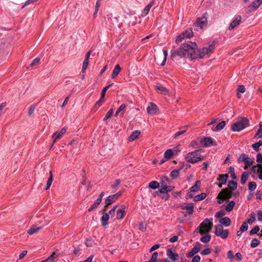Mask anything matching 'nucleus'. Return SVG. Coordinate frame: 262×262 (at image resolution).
<instances>
[{
    "mask_svg": "<svg viewBox=\"0 0 262 262\" xmlns=\"http://www.w3.org/2000/svg\"><path fill=\"white\" fill-rule=\"evenodd\" d=\"M229 172L231 174V178L233 179V180H236L237 179V177L235 174V172H234V167H230L229 168Z\"/></svg>",
    "mask_w": 262,
    "mask_h": 262,
    "instance_id": "nucleus-52",
    "label": "nucleus"
},
{
    "mask_svg": "<svg viewBox=\"0 0 262 262\" xmlns=\"http://www.w3.org/2000/svg\"><path fill=\"white\" fill-rule=\"evenodd\" d=\"M117 206H115L112 209H111L110 210L108 214L109 215H110L112 217L115 215V210H116V209L117 208Z\"/></svg>",
    "mask_w": 262,
    "mask_h": 262,
    "instance_id": "nucleus-61",
    "label": "nucleus"
},
{
    "mask_svg": "<svg viewBox=\"0 0 262 262\" xmlns=\"http://www.w3.org/2000/svg\"><path fill=\"white\" fill-rule=\"evenodd\" d=\"M248 156L246 154H242L238 159V161L239 163L244 162L246 160L248 159Z\"/></svg>",
    "mask_w": 262,
    "mask_h": 262,
    "instance_id": "nucleus-48",
    "label": "nucleus"
},
{
    "mask_svg": "<svg viewBox=\"0 0 262 262\" xmlns=\"http://www.w3.org/2000/svg\"><path fill=\"white\" fill-rule=\"evenodd\" d=\"M108 219H109V214L107 213H104L103 216L101 217V218L100 219L102 226L105 227L108 224L107 221H108Z\"/></svg>",
    "mask_w": 262,
    "mask_h": 262,
    "instance_id": "nucleus-23",
    "label": "nucleus"
},
{
    "mask_svg": "<svg viewBox=\"0 0 262 262\" xmlns=\"http://www.w3.org/2000/svg\"><path fill=\"white\" fill-rule=\"evenodd\" d=\"M120 183L121 181L120 179H116L114 183L111 185V188L115 191Z\"/></svg>",
    "mask_w": 262,
    "mask_h": 262,
    "instance_id": "nucleus-39",
    "label": "nucleus"
},
{
    "mask_svg": "<svg viewBox=\"0 0 262 262\" xmlns=\"http://www.w3.org/2000/svg\"><path fill=\"white\" fill-rule=\"evenodd\" d=\"M212 218L206 219L202 222L196 229L195 232L199 231L201 235L208 234L213 227Z\"/></svg>",
    "mask_w": 262,
    "mask_h": 262,
    "instance_id": "nucleus-2",
    "label": "nucleus"
},
{
    "mask_svg": "<svg viewBox=\"0 0 262 262\" xmlns=\"http://www.w3.org/2000/svg\"><path fill=\"white\" fill-rule=\"evenodd\" d=\"M242 17L240 15H236L234 17V19L232 21L229 26V30H231L239 25L241 23Z\"/></svg>",
    "mask_w": 262,
    "mask_h": 262,
    "instance_id": "nucleus-12",
    "label": "nucleus"
},
{
    "mask_svg": "<svg viewBox=\"0 0 262 262\" xmlns=\"http://www.w3.org/2000/svg\"><path fill=\"white\" fill-rule=\"evenodd\" d=\"M200 259L201 257L199 255H195L192 258L191 262H199Z\"/></svg>",
    "mask_w": 262,
    "mask_h": 262,
    "instance_id": "nucleus-64",
    "label": "nucleus"
},
{
    "mask_svg": "<svg viewBox=\"0 0 262 262\" xmlns=\"http://www.w3.org/2000/svg\"><path fill=\"white\" fill-rule=\"evenodd\" d=\"M201 249V246L200 244H199L198 245L194 247L191 250L188 252V254H186V256L187 257H192L194 254L198 253Z\"/></svg>",
    "mask_w": 262,
    "mask_h": 262,
    "instance_id": "nucleus-18",
    "label": "nucleus"
},
{
    "mask_svg": "<svg viewBox=\"0 0 262 262\" xmlns=\"http://www.w3.org/2000/svg\"><path fill=\"white\" fill-rule=\"evenodd\" d=\"M259 227L258 226H256L249 231L250 235H253L256 234L259 231Z\"/></svg>",
    "mask_w": 262,
    "mask_h": 262,
    "instance_id": "nucleus-49",
    "label": "nucleus"
},
{
    "mask_svg": "<svg viewBox=\"0 0 262 262\" xmlns=\"http://www.w3.org/2000/svg\"><path fill=\"white\" fill-rule=\"evenodd\" d=\"M121 195L122 192L119 191L114 194H112L107 196V198L105 200V205L103 211H105L107 206L115 202Z\"/></svg>",
    "mask_w": 262,
    "mask_h": 262,
    "instance_id": "nucleus-7",
    "label": "nucleus"
},
{
    "mask_svg": "<svg viewBox=\"0 0 262 262\" xmlns=\"http://www.w3.org/2000/svg\"><path fill=\"white\" fill-rule=\"evenodd\" d=\"M100 204V203L98 201L96 200L93 205L88 209V211L91 212L92 210L96 209Z\"/></svg>",
    "mask_w": 262,
    "mask_h": 262,
    "instance_id": "nucleus-44",
    "label": "nucleus"
},
{
    "mask_svg": "<svg viewBox=\"0 0 262 262\" xmlns=\"http://www.w3.org/2000/svg\"><path fill=\"white\" fill-rule=\"evenodd\" d=\"M113 113V110L112 108L110 109L105 115V117L103 118V121H106L108 119H109L111 116L112 115Z\"/></svg>",
    "mask_w": 262,
    "mask_h": 262,
    "instance_id": "nucleus-53",
    "label": "nucleus"
},
{
    "mask_svg": "<svg viewBox=\"0 0 262 262\" xmlns=\"http://www.w3.org/2000/svg\"><path fill=\"white\" fill-rule=\"evenodd\" d=\"M180 174V169H174L172 170L170 173V176L172 179L177 178Z\"/></svg>",
    "mask_w": 262,
    "mask_h": 262,
    "instance_id": "nucleus-34",
    "label": "nucleus"
},
{
    "mask_svg": "<svg viewBox=\"0 0 262 262\" xmlns=\"http://www.w3.org/2000/svg\"><path fill=\"white\" fill-rule=\"evenodd\" d=\"M262 4V0H256L253 2L250 5H249L246 9V13H251L256 9Z\"/></svg>",
    "mask_w": 262,
    "mask_h": 262,
    "instance_id": "nucleus-10",
    "label": "nucleus"
},
{
    "mask_svg": "<svg viewBox=\"0 0 262 262\" xmlns=\"http://www.w3.org/2000/svg\"><path fill=\"white\" fill-rule=\"evenodd\" d=\"M249 177V173L247 171L244 172L241 176V183L242 184H244L246 182Z\"/></svg>",
    "mask_w": 262,
    "mask_h": 262,
    "instance_id": "nucleus-31",
    "label": "nucleus"
},
{
    "mask_svg": "<svg viewBox=\"0 0 262 262\" xmlns=\"http://www.w3.org/2000/svg\"><path fill=\"white\" fill-rule=\"evenodd\" d=\"M193 35V33L192 29H188L177 36L176 39V43L178 44L186 38H190L192 37Z\"/></svg>",
    "mask_w": 262,
    "mask_h": 262,
    "instance_id": "nucleus-8",
    "label": "nucleus"
},
{
    "mask_svg": "<svg viewBox=\"0 0 262 262\" xmlns=\"http://www.w3.org/2000/svg\"><path fill=\"white\" fill-rule=\"evenodd\" d=\"M245 164V169H247L249 167H250L252 163L253 162V161L250 159L249 157H248V159L246 160L244 162Z\"/></svg>",
    "mask_w": 262,
    "mask_h": 262,
    "instance_id": "nucleus-40",
    "label": "nucleus"
},
{
    "mask_svg": "<svg viewBox=\"0 0 262 262\" xmlns=\"http://www.w3.org/2000/svg\"><path fill=\"white\" fill-rule=\"evenodd\" d=\"M235 203L233 201H230L229 204L226 207V210L228 212L231 211L233 210L234 206H235Z\"/></svg>",
    "mask_w": 262,
    "mask_h": 262,
    "instance_id": "nucleus-35",
    "label": "nucleus"
},
{
    "mask_svg": "<svg viewBox=\"0 0 262 262\" xmlns=\"http://www.w3.org/2000/svg\"><path fill=\"white\" fill-rule=\"evenodd\" d=\"M158 110L157 106L154 103H150L147 108V112L150 115L156 114Z\"/></svg>",
    "mask_w": 262,
    "mask_h": 262,
    "instance_id": "nucleus-15",
    "label": "nucleus"
},
{
    "mask_svg": "<svg viewBox=\"0 0 262 262\" xmlns=\"http://www.w3.org/2000/svg\"><path fill=\"white\" fill-rule=\"evenodd\" d=\"M158 255V253L157 252H154L150 258V259L149 260V262H157L158 261L157 260V257Z\"/></svg>",
    "mask_w": 262,
    "mask_h": 262,
    "instance_id": "nucleus-45",
    "label": "nucleus"
},
{
    "mask_svg": "<svg viewBox=\"0 0 262 262\" xmlns=\"http://www.w3.org/2000/svg\"><path fill=\"white\" fill-rule=\"evenodd\" d=\"M248 223L247 222H245L242 225V226L240 228V229H239V232H243L244 231H247L248 230Z\"/></svg>",
    "mask_w": 262,
    "mask_h": 262,
    "instance_id": "nucleus-47",
    "label": "nucleus"
},
{
    "mask_svg": "<svg viewBox=\"0 0 262 262\" xmlns=\"http://www.w3.org/2000/svg\"><path fill=\"white\" fill-rule=\"evenodd\" d=\"M220 223L226 227H228L231 224V220L229 217H224L220 220Z\"/></svg>",
    "mask_w": 262,
    "mask_h": 262,
    "instance_id": "nucleus-27",
    "label": "nucleus"
},
{
    "mask_svg": "<svg viewBox=\"0 0 262 262\" xmlns=\"http://www.w3.org/2000/svg\"><path fill=\"white\" fill-rule=\"evenodd\" d=\"M233 192L227 188L223 189L218 194V198L224 196L225 199H229L233 196Z\"/></svg>",
    "mask_w": 262,
    "mask_h": 262,
    "instance_id": "nucleus-11",
    "label": "nucleus"
},
{
    "mask_svg": "<svg viewBox=\"0 0 262 262\" xmlns=\"http://www.w3.org/2000/svg\"><path fill=\"white\" fill-rule=\"evenodd\" d=\"M228 187L231 190H235L237 189V183L234 181H230L228 182Z\"/></svg>",
    "mask_w": 262,
    "mask_h": 262,
    "instance_id": "nucleus-29",
    "label": "nucleus"
},
{
    "mask_svg": "<svg viewBox=\"0 0 262 262\" xmlns=\"http://www.w3.org/2000/svg\"><path fill=\"white\" fill-rule=\"evenodd\" d=\"M214 47L215 42L213 41L207 47H204L198 51L195 49V55L197 56V58H203L206 56H209L214 51Z\"/></svg>",
    "mask_w": 262,
    "mask_h": 262,
    "instance_id": "nucleus-3",
    "label": "nucleus"
},
{
    "mask_svg": "<svg viewBox=\"0 0 262 262\" xmlns=\"http://www.w3.org/2000/svg\"><path fill=\"white\" fill-rule=\"evenodd\" d=\"M257 184L256 182L254 181L250 182L248 183V189L250 191H253L256 188Z\"/></svg>",
    "mask_w": 262,
    "mask_h": 262,
    "instance_id": "nucleus-37",
    "label": "nucleus"
},
{
    "mask_svg": "<svg viewBox=\"0 0 262 262\" xmlns=\"http://www.w3.org/2000/svg\"><path fill=\"white\" fill-rule=\"evenodd\" d=\"M173 155V152L172 149H169L166 150L164 152V157L167 160H169Z\"/></svg>",
    "mask_w": 262,
    "mask_h": 262,
    "instance_id": "nucleus-33",
    "label": "nucleus"
},
{
    "mask_svg": "<svg viewBox=\"0 0 262 262\" xmlns=\"http://www.w3.org/2000/svg\"><path fill=\"white\" fill-rule=\"evenodd\" d=\"M252 171L253 173H260L261 171V169L260 167V166H258V167H257V166H253L252 167Z\"/></svg>",
    "mask_w": 262,
    "mask_h": 262,
    "instance_id": "nucleus-54",
    "label": "nucleus"
},
{
    "mask_svg": "<svg viewBox=\"0 0 262 262\" xmlns=\"http://www.w3.org/2000/svg\"><path fill=\"white\" fill-rule=\"evenodd\" d=\"M225 212L224 210H221L217 212L215 214V217L216 218H220L225 215Z\"/></svg>",
    "mask_w": 262,
    "mask_h": 262,
    "instance_id": "nucleus-55",
    "label": "nucleus"
},
{
    "mask_svg": "<svg viewBox=\"0 0 262 262\" xmlns=\"http://www.w3.org/2000/svg\"><path fill=\"white\" fill-rule=\"evenodd\" d=\"M201 183L200 180L196 181L194 185L190 188V191L192 192H198L199 189V187L201 185Z\"/></svg>",
    "mask_w": 262,
    "mask_h": 262,
    "instance_id": "nucleus-26",
    "label": "nucleus"
},
{
    "mask_svg": "<svg viewBox=\"0 0 262 262\" xmlns=\"http://www.w3.org/2000/svg\"><path fill=\"white\" fill-rule=\"evenodd\" d=\"M166 254L168 257L173 261H176L179 259V254L173 253L171 249H167Z\"/></svg>",
    "mask_w": 262,
    "mask_h": 262,
    "instance_id": "nucleus-16",
    "label": "nucleus"
},
{
    "mask_svg": "<svg viewBox=\"0 0 262 262\" xmlns=\"http://www.w3.org/2000/svg\"><path fill=\"white\" fill-rule=\"evenodd\" d=\"M226 122L224 121H222L221 122H220L215 127L216 130L220 131L222 130L225 126Z\"/></svg>",
    "mask_w": 262,
    "mask_h": 262,
    "instance_id": "nucleus-43",
    "label": "nucleus"
},
{
    "mask_svg": "<svg viewBox=\"0 0 262 262\" xmlns=\"http://www.w3.org/2000/svg\"><path fill=\"white\" fill-rule=\"evenodd\" d=\"M140 132L139 130L134 131L128 137V140L129 141H133L138 138L140 135Z\"/></svg>",
    "mask_w": 262,
    "mask_h": 262,
    "instance_id": "nucleus-24",
    "label": "nucleus"
},
{
    "mask_svg": "<svg viewBox=\"0 0 262 262\" xmlns=\"http://www.w3.org/2000/svg\"><path fill=\"white\" fill-rule=\"evenodd\" d=\"M207 195L205 193H201L200 194L195 195L193 198V200L195 202L203 200L205 199Z\"/></svg>",
    "mask_w": 262,
    "mask_h": 262,
    "instance_id": "nucleus-30",
    "label": "nucleus"
},
{
    "mask_svg": "<svg viewBox=\"0 0 262 262\" xmlns=\"http://www.w3.org/2000/svg\"><path fill=\"white\" fill-rule=\"evenodd\" d=\"M200 142L205 147L216 145L215 144H214V141L211 137H205L201 139Z\"/></svg>",
    "mask_w": 262,
    "mask_h": 262,
    "instance_id": "nucleus-14",
    "label": "nucleus"
},
{
    "mask_svg": "<svg viewBox=\"0 0 262 262\" xmlns=\"http://www.w3.org/2000/svg\"><path fill=\"white\" fill-rule=\"evenodd\" d=\"M88 63L89 60H86L85 59L82 64V72H84L85 71L88 67Z\"/></svg>",
    "mask_w": 262,
    "mask_h": 262,
    "instance_id": "nucleus-60",
    "label": "nucleus"
},
{
    "mask_svg": "<svg viewBox=\"0 0 262 262\" xmlns=\"http://www.w3.org/2000/svg\"><path fill=\"white\" fill-rule=\"evenodd\" d=\"M228 177V174H220L217 180L221 183V184H225L227 182Z\"/></svg>",
    "mask_w": 262,
    "mask_h": 262,
    "instance_id": "nucleus-25",
    "label": "nucleus"
},
{
    "mask_svg": "<svg viewBox=\"0 0 262 262\" xmlns=\"http://www.w3.org/2000/svg\"><path fill=\"white\" fill-rule=\"evenodd\" d=\"M148 186L152 189H155L160 186V184L157 181H153L149 183Z\"/></svg>",
    "mask_w": 262,
    "mask_h": 262,
    "instance_id": "nucleus-36",
    "label": "nucleus"
},
{
    "mask_svg": "<svg viewBox=\"0 0 262 262\" xmlns=\"http://www.w3.org/2000/svg\"><path fill=\"white\" fill-rule=\"evenodd\" d=\"M211 252V249L209 248H207L202 250L201 252V254L202 255H208Z\"/></svg>",
    "mask_w": 262,
    "mask_h": 262,
    "instance_id": "nucleus-56",
    "label": "nucleus"
},
{
    "mask_svg": "<svg viewBox=\"0 0 262 262\" xmlns=\"http://www.w3.org/2000/svg\"><path fill=\"white\" fill-rule=\"evenodd\" d=\"M126 106H127L126 104H122L119 106V107L118 108V110H119V112H121L120 115H121V116H123L124 113V110L126 107Z\"/></svg>",
    "mask_w": 262,
    "mask_h": 262,
    "instance_id": "nucleus-50",
    "label": "nucleus"
},
{
    "mask_svg": "<svg viewBox=\"0 0 262 262\" xmlns=\"http://www.w3.org/2000/svg\"><path fill=\"white\" fill-rule=\"evenodd\" d=\"M195 48L196 44L195 42L188 41L183 43L179 49L171 50V56L173 57L178 56L182 58L189 55L192 59H196L197 56L195 55Z\"/></svg>",
    "mask_w": 262,
    "mask_h": 262,
    "instance_id": "nucleus-1",
    "label": "nucleus"
},
{
    "mask_svg": "<svg viewBox=\"0 0 262 262\" xmlns=\"http://www.w3.org/2000/svg\"><path fill=\"white\" fill-rule=\"evenodd\" d=\"M214 234L223 239H225L228 237L229 231L227 229L223 230V226L221 224H219L215 226Z\"/></svg>",
    "mask_w": 262,
    "mask_h": 262,
    "instance_id": "nucleus-6",
    "label": "nucleus"
},
{
    "mask_svg": "<svg viewBox=\"0 0 262 262\" xmlns=\"http://www.w3.org/2000/svg\"><path fill=\"white\" fill-rule=\"evenodd\" d=\"M49 174H50V176H49V178L48 180L47 183L46 187L45 188L46 190H48L50 188V187L52 183L53 182V174H52V171H50Z\"/></svg>",
    "mask_w": 262,
    "mask_h": 262,
    "instance_id": "nucleus-32",
    "label": "nucleus"
},
{
    "mask_svg": "<svg viewBox=\"0 0 262 262\" xmlns=\"http://www.w3.org/2000/svg\"><path fill=\"white\" fill-rule=\"evenodd\" d=\"M40 59L38 57L35 58L31 63L30 66L34 67V66H37V65L39 64L40 63Z\"/></svg>",
    "mask_w": 262,
    "mask_h": 262,
    "instance_id": "nucleus-51",
    "label": "nucleus"
},
{
    "mask_svg": "<svg viewBox=\"0 0 262 262\" xmlns=\"http://www.w3.org/2000/svg\"><path fill=\"white\" fill-rule=\"evenodd\" d=\"M249 215L251 218L249 219L247 222L249 224H252L256 220L255 214L254 212H252Z\"/></svg>",
    "mask_w": 262,
    "mask_h": 262,
    "instance_id": "nucleus-41",
    "label": "nucleus"
},
{
    "mask_svg": "<svg viewBox=\"0 0 262 262\" xmlns=\"http://www.w3.org/2000/svg\"><path fill=\"white\" fill-rule=\"evenodd\" d=\"M154 3H155V1L152 0L151 2H150L149 3V4H148L145 7V8L144 9L143 11L142 12V15L143 16H146V15L148 14V12L149 11L150 9L154 5Z\"/></svg>",
    "mask_w": 262,
    "mask_h": 262,
    "instance_id": "nucleus-22",
    "label": "nucleus"
},
{
    "mask_svg": "<svg viewBox=\"0 0 262 262\" xmlns=\"http://www.w3.org/2000/svg\"><path fill=\"white\" fill-rule=\"evenodd\" d=\"M211 239V235L207 234L201 237L200 241L204 243L209 242Z\"/></svg>",
    "mask_w": 262,
    "mask_h": 262,
    "instance_id": "nucleus-42",
    "label": "nucleus"
},
{
    "mask_svg": "<svg viewBox=\"0 0 262 262\" xmlns=\"http://www.w3.org/2000/svg\"><path fill=\"white\" fill-rule=\"evenodd\" d=\"M257 219L259 221L262 222V210H258L257 211Z\"/></svg>",
    "mask_w": 262,
    "mask_h": 262,
    "instance_id": "nucleus-62",
    "label": "nucleus"
},
{
    "mask_svg": "<svg viewBox=\"0 0 262 262\" xmlns=\"http://www.w3.org/2000/svg\"><path fill=\"white\" fill-rule=\"evenodd\" d=\"M42 228V227H37L36 225H34L31 226L30 229L28 231V233L30 235H32L38 232Z\"/></svg>",
    "mask_w": 262,
    "mask_h": 262,
    "instance_id": "nucleus-20",
    "label": "nucleus"
},
{
    "mask_svg": "<svg viewBox=\"0 0 262 262\" xmlns=\"http://www.w3.org/2000/svg\"><path fill=\"white\" fill-rule=\"evenodd\" d=\"M257 199L262 200V191L258 190L255 194Z\"/></svg>",
    "mask_w": 262,
    "mask_h": 262,
    "instance_id": "nucleus-63",
    "label": "nucleus"
},
{
    "mask_svg": "<svg viewBox=\"0 0 262 262\" xmlns=\"http://www.w3.org/2000/svg\"><path fill=\"white\" fill-rule=\"evenodd\" d=\"M207 13L205 12L202 17H199L194 23L193 26L194 27H199L200 29H202L207 25Z\"/></svg>",
    "mask_w": 262,
    "mask_h": 262,
    "instance_id": "nucleus-9",
    "label": "nucleus"
},
{
    "mask_svg": "<svg viewBox=\"0 0 262 262\" xmlns=\"http://www.w3.org/2000/svg\"><path fill=\"white\" fill-rule=\"evenodd\" d=\"M159 191L161 193H168L167 185L164 187H162L159 189Z\"/></svg>",
    "mask_w": 262,
    "mask_h": 262,
    "instance_id": "nucleus-59",
    "label": "nucleus"
},
{
    "mask_svg": "<svg viewBox=\"0 0 262 262\" xmlns=\"http://www.w3.org/2000/svg\"><path fill=\"white\" fill-rule=\"evenodd\" d=\"M202 149H197L193 151L189 152L185 156V159L187 162L195 163L203 159V157L200 155V152Z\"/></svg>",
    "mask_w": 262,
    "mask_h": 262,
    "instance_id": "nucleus-5",
    "label": "nucleus"
},
{
    "mask_svg": "<svg viewBox=\"0 0 262 262\" xmlns=\"http://www.w3.org/2000/svg\"><path fill=\"white\" fill-rule=\"evenodd\" d=\"M156 90L158 93L164 94H168V90L164 86L159 85L156 86Z\"/></svg>",
    "mask_w": 262,
    "mask_h": 262,
    "instance_id": "nucleus-28",
    "label": "nucleus"
},
{
    "mask_svg": "<svg viewBox=\"0 0 262 262\" xmlns=\"http://www.w3.org/2000/svg\"><path fill=\"white\" fill-rule=\"evenodd\" d=\"M121 70V69L120 65L118 64H116L115 66V68H114V69L113 71V72L111 74V78L112 79L115 78L118 76V75L119 74V73H120Z\"/></svg>",
    "mask_w": 262,
    "mask_h": 262,
    "instance_id": "nucleus-19",
    "label": "nucleus"
},
{
    "mask_svg": "<svg viewBox=\"0 0 262 262\" xmlns=\"http://www.w3.org/2000/svg\"><path fill=\"white\" fill-rule=\"evenodd\" d=\"M256 161L258 163V165H260L262 163V155L260 153H258L257 154Z\"/></svg>",
    "mask_w": 262,
    "mask_h": 262,
    "instance_id": "nucleus-58",
    "label": "nucleus"
},
{
    "mask_svg": "<svg viewBox=\"0 0 262 262\" xmlns=\"http://www.w3.org/2000/svg\"><path fill=\"white\" fill-rule=\"evenodd\" d=\"M181 208L187 210V212L188 214H192L193 212L194 205L191 203H189L187 206H183Z\"/></svg>",
    "mask_w": 262,
    "mask_h": 262,
    "instance_id": "nucleus-21",
    "label": "nucleus"
},
{
    "mask_svg": "<svg viewBox=\"0 0 262 262\" xmlns=\"http://www.w3.org/2000/svg\"><path fill=\"white\" fill-rule=\"evenodd\" d=\"M37 104H33L29 108L28 114L29 116H31L34 113Z\"/></svg>",
    "mask_w": 262,
    "mask_h": 262,
    "instance_id": "nucleus-38",
    "label": "nucleus"
},
{
    "mask_svg": "<svg viewBox=\"0 0 262 262\" xmlns=\"http://www.w3.org/2000/svg\"><path fill=\"white\" fill-rule=\"evenodd\" d=\"M125 206L124 205H122L121 208L117 210L116 213V218L118 220H121L123 218L125 213Z\"/></svg>",
    "mask_w": 262,
    "mask_h": 262,
    "instance_id": "nucleus-17",
    "label": "nucleus"
},
{
    "mask_svg": "<svg viewBox=\"0 0 262 262\" xmlns=\"http://www.w3.org/2000/svg\"><path fill=\"white\" fill-rule=\"evenodd\" d=\"M104 101V98H102L101 97L100 99L96 103L95 105L94 106V108H96V110L98 109L100 106L101 105V103L102 102Z\"/></svg>",
    "mask_w": 262,
    "mask_h": 262,
    "instance_id": "nucleus-57",
    "label": "nucleus"
},
{
    "mask_svg": "<svg viewBox=\"0 0 262 262\" xmlns=\"http://www.w3.org/2000/svg\"><path fill=\"white\" fill-rule=\"evenodd\" d=\"M66 128L65 127L62 128L59 132H55L52 135L53 138V144L55 143L56 141L61 138V137L66 133Z\"/></svg>",
    "mask_w": 262,
    "mask_h": 262,
    "instance_id": "nucleus-13",
    "label": "nucleus"
},
{
    "mask_svg": "<svg viewBox=\"0 0 262 262\" xmlns=\"http://www.w3.org/2000/svg\"><path fill=\"white\" fill-rule=\"evenodd\" d=\"M249 125V120L245 117H241L231 126L233 132H240Z\"/></svg>",
    "mask_w": 262,
    "mask_h": 262,
    "instance_id": "nucleus-4",
    "label": "nucleus"
},
{
    "mask_svg": "<svg viewBox=\"0 0 262 262\" xmlns=\"http://www.w3.org/2000/svg\"><path fill=\"white\" fill-rule=\"evenodd\" d=\"M260 244V241L257 238H253L251 243V247L252 248H255Z\"/></svg>",
    "mask_w": 262,
    "mask_h": 262,
    "instance_id": "nucleus-46",
    "label": "nucleus"
}]
</instances>
